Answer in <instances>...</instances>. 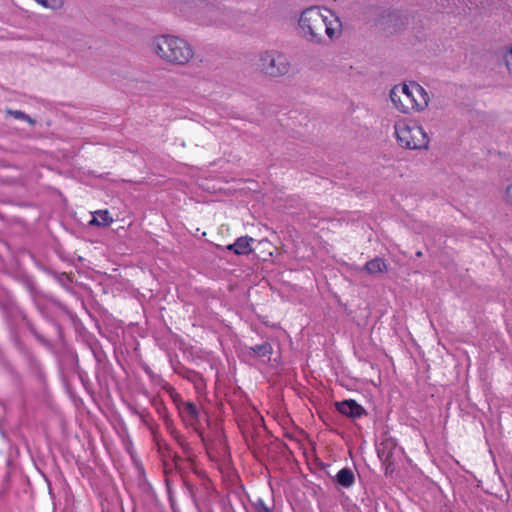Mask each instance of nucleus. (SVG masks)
<instances>
[{"mask_svg":"<svg viewBox=\"0 0 512 512\" xmlns=\"http://www.w3.org/2000/svg\"><path fill=\"white\" fill-rule=\"evenodd\" d=\"M38 4L41 6L51 9V10H57L62 8L64 4V0H35Z\"/></svg>","mask_w":512,"mask_h":512,"instance_id":"18","label":"nucleus"},{"mask_svg":"<svg viewBox=\"0 0 512 512\" xmlns=\"http://www.w3.org/2000/svg\"><path fill=\"white\" fill-rule=\"evenodd\" d=\"M163 419H164V422H165V425H166L167 430H168V431H169V433L171 434V430H172L173 428H175V427H174V425H173V421H172V419L170 418V416L168 415V413H166V414H165V416H164V418H163Z\"/></svg>","mask_w":512,"mask_h":512,"instance_id":"19","label":"nucleus"},{"mask_svg":"<svg viewBox=\"0 0 512 512\" xmlns=\"http://www.w3.org/2000/svg\"><path fill=\"white\" fill-rule=\"evenodd\" d=\"M395 443L392 440L382 441L378 448L377 453L378 457L382 461L383 464L390 466L392 464V457L395 449Z\"/></svg>","mask_w":512,"mask_h":512,"instance_id":"11","label":"nucleus"},{"mask_svg":"<svg viewBox=\"0 0 512 512\" xmlns=\"http://www.w3.org/2000/svg\"><path fill=\"white\" fill-rule=\"evenodd\" d=\"M243 354L251 358H264L270 356L273 353L272 345L269 342H263L255 346H243Z\"/></svg>","mask_w":512,"mask_h":512,"instance_id":"10","label":"nucleus"},{"mask_svg":"<svg viewBox=\"0 0 512 512\" xmlns=\"http://www.w3.org/2000/svg\"><path fill=\"white\" fill-rule=\"evenodd\" d=\"M363 270L370 275H375L378 273H385L388 270V265L386 261L382 258L376 257L374 259L369 260L363 267Z\"/></svg>","mask_w":512,"mask_h":512,"instance_id":"12","label":"nucleus"},{"mask_svg":"<svg viewBox=\"0 0 512 512\" xmlns=\"http://www.w3.org/2000/svg\"><path fill=\"white\" fill-rule=\"evenodd\" d=\"M153 48L161 59L176 65H185L194 55L191 46L185 40L171 35L156 37Z\"/></svg>","mask_w":512,"mask_h":512,"instance_id":"3","label":"nucleus"},{"mask_svg":"<svg viewBox=\"0 0 512 512\" xmlns=\"http://www.w3.org/2000/svg\"><path fill=\"white\" fill-rule=\"evenodd\" d=\"M171 436L178 443V445L182 448L185 453L190 451L189 443L186 441L185 437L176 429L173 428L171 430Z\"/></svg>","mask_w":512,"mask_h":512,"instance_id":"15","label":"nucleus"},{"mask_svg":"<svg viewBox=\"0 0 512 512\" xmlns=\"http://www.w3.org/2000/svg\"><path fill=\"white\" fill-rule=\"evenodd\" d=\"M254 512H274V506L268 505L262 498L258 497L252 502Z\"/></svg>","mask_w":512,"mask_h":512,"instance_id":"16","label":"nucleus"},{"mask_svg":"<svg viewBox=\"0 0 512 512\" xmlns=\"http://www.w3.org/2000/svg\"><path fill=\"white\" fill-rule=\"evenodd\" d=\"M255 240L250 236L238 237L234 243L228 244L225 248L232 251L235 255H249L253 252V244Z\"/></svg>","mask_w":512,"mask_h":512,"instance_id":"8","label":"nucleus"},{"mask_svg":"<svg viewBox=\"0 0 512 512\" xmlns=\"http://www.w3.org/2000/svg\"><path fill=\"white\" fill-rule=\"evenodd\" d=\"M394 135L398 144L405 149H427L429 137L422 126L415 122L401 120L394 125Z\"/></svg>","mask_w":512,"mask_h":512,"instance_id":"4","label":"nucleus"},{"mask_svg":"<svg viewBox=\"0 0 512 512\" xmlns=\"http://www.w3.org/2000/svg\"><path fill=\"white\" fill-rule=\"evenodd\" d=\"M298 30L302 38L313 43H322L325 38L333 40L342 33V23L331 9L323 6L305 8L298 18Z\"/></svg>","mask_w":512,"mask_h":512,"instance_id":"1","label":"nucleus"},{"mask_svg":"<svg viewBox=\"0 0 512 512\" xmlns=\"http://www.w3.org/2000/svg\"><path fill=\"white\" fill-rule=\"evenodd\" d=\"M113 222V218L111 217L109 211L105 210H97L93 213V218L90 220V225L103 226L107 227Z\"/></svg>","mask_w":512,"mask_h":512,"instance_id":"13","label":"nucleus"},{"mask_svg":"<svg viewBox=\"0 0 512 512\" xmlns=\"http://www.w3.org/2000/svg\"><path fill=\"white\" fill-rule=\"evenodd\" d=\"M335 406L339 413L352 419L361 418L366 414L365 409L353 399L336 402Z\"/></svg>","mask_w":512,"mask_h":512,"instance_id":"7","label":"nucleus"},{"mask_svg":"<svg viewBox=\"0 0 512 512\" xmlns=\"http://www.w3.org/2000/svg\"><path fill=\"white\" fill-rule=\"evenodd\" d=\"M417 256H418V257H421V256H422V252H421V251H418V252H417Z\"/></svg>","mask_w":512,"mask_h":512,"instance_id":"25","label":"nucleus"},{"mask_svg":"<svg viewBox=\"0 0 512 512\" xmlns=\"http://www.w3.org/2000/svg\"><path fill=\"white\" fill-rule=\"evenodd\" d=\"M390 98L394 107L402 113L423 111L430 100L426 90L416 82L395 85L390 91Z\"/></svg>","mask_w":512,"mask_h":512,"instance_id":"2","label":"nucleus"},{"mask_svg":"<svg viewBox=\"0 0 512 512\" xmlns=\"http://www.w3.org/2000/svg\"><path fill=\"white\" fill-rule=\"evenodd\" d=\"M506 197L507 200L512 204V184L509 185L506 189Z\"/></svg>","mask_w":512,"mask_h":512,"instance_id":"22","label":"nucleus"},{"mask_svg":"<svg viewBox=\"0 0 512 512\" xmlns=\"http://www.w3.org/2000/svg\"><path fill=\"white\" fill-rule=\"evenodd\" d=\"M6 112H7V114L11 115L12 117H14L17 120L26 121L31 126L35 125V120L32 119L29 115H27L23 111L8 109Z\"/></svg>","mask_w":512,"mask_h":512,"instance_id":"17","label":"nucleus"},{"mask_svg":"<svg viewBox=\"0 0 512 512\" xmlns=\"http://www.w3.org/2000/svg\"><path fill=\"white\" fill-rule=\"evenodd\" d=\"M258 67L270 77H280L288 73L290 63L281 52L265 51L260 55Z\"/></svg>","mask_w":512,"mask_h":512,"instance_id":"6","label":"nucleus"},{"mask_svg":"<svg viewBox=\"0 0 512 512\" xmlns=\"http://www.w3.org/2000/svg\"><path fill=\"white\" fill-rule=\"evenodd\" d=\"M163 419H164V422H165V425H166L167 430H168V431H169V433L171 434V430H172L173 428H175V427H174V425H173V421H172V419L170 418V416L168 415V413H166V414H165V416H164V418H163Z\"/></svg>","mask_w":512,"mask_h":512,"instance_id":"20","label":"nucleus"},{"mask_svg":"<svg viewBox=\"0 0 512 512\" xmlns=\"http://www.w3.org/2000/svg\"><path fill=\"white\" fill-rule=\"evenodd\" d=\"M177 373L183 379H186L187 381L191 382L196 392L201 393L205 390L206 381L199 372H196L188 368H180L179 371H177Z\"/></svg>","mask_w":512,"mask_h":512,"instance_id":"9","label":"nucleus"},{"mask_svg":"<svg viewBox=\"0 0 512 512\" xmlns=\"http://www.w3.org/2000/svg\"><path fill=\"white\" fill-rule=\"evenodd\" d=\"M155 381L161 389L169 395L183 423L187 427L197 429V425L199 424V410L197 406L191 401H184L177 390L162 377L157 376Z\"/></svg>","mask_w":512,"mask_h":512,"instance_id":"5","label":"nucleus"},{"mask_svg":"<svg viewBox=\"0 0 512 512\" xmlns=\"http://www.w3.org/2000/svg\"><path fill=\"white\" fill-rule=\"evenodd\" d=\"M155 441H156V444H157L159 449H161L163 446L165 448H167V444L166 443H161V441L157 438V436H155Z\"/></svg>","mask_w":512,"mask_h":512,"instance_id":"23","label":"nucleus"},{"mask_svg":"<svg viewBox=\"0 0 512 512\" xmlns=\"http://www.w3.org/2000/svg\"><path fill=\"white\" fill-rule=\"evenodd\" d=\"M151 432H153V434H154V437H155V436H156V434H155V432H154V429H151Z\"/></svg>","mask_w":512,"mask_h":512,"instance_id":"26","label":"nucleus"},{"mask_svg":"<svg viewBox=\"0 0 512 512\" xmlns=\"http://www.w3.org/2000/svg\"><path fill=\"white\" fill-rule=\"evenodd\" d=\"M505 59H506L507 68H508L509 72L512 74V46H511L509 53L506 55Z\"/></svg>","mask_w":512,"mask_h":512,"instance_id":"21","label":"nucleus"},{"mask_svg":"<svg viewBox=\"0 0 512 512\" xmlns=\"http://www.w3.org/2000/svg\"><path fill=\"white\" fill-rule=\"evenodd\" d=\"M158 412L159 413H163V417L165 416V414L167 413V410L165 407H162L161 409H158Z\"/></svg>","mask_w":512,"mask_h":512,"instance_id":"24","label":"nucleus"},{"mask_svg":"<svg viewBox=\"0 0 512 512\" xmlns=\"http://www.w3.org/2000/svg\"><path fill=\"white\" fill-rule=\"evenodd\" d=\"M336 481L345 488L351 487L355 482L353 471L349 468L340 469L336 475Z\"/></svg>","mask_w":512,"mask_h":512,"instance_id":"14","label":"nucleus"}]
</instances>
